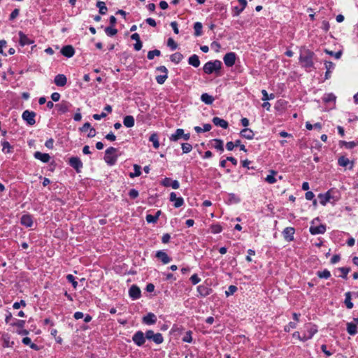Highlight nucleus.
I'll use <instances>...</instances> for the list:
<instances>
[{
    "label": "nucleus",
    "instance_id": "58836bf2",
    "mask_svg": "<svg viewBox=\"0 0 358 358\" xmlns=\"http://www.w3.org/2000/svg\"><path fill=\"white\" fill-rule=\"evenodd\" d=\"M202 24L199 22H196L194 24V35L199 36L202 34Z\"/></svg>",
    "mask_w": 358,
    "mask_h": 358
},
{
    "label": "nucleus",
    "instance_id": "6ab92c4d",
    "mask_svg": "<svg viewBox=\"0 0 358 358\" xmlns=\"http://www.w3.org/2000/svg\"><path fill=\"white\" fill-rule=\"evenodd\" d=\"M141 289L136 285H132L129 290V294L133 299H138L141 297Z\"/></svg>",
    "mask_w": 358,
    "mask_h": 358
},
{
    "label": "nucleus",
    "instance_id": "e433bc0d",
    "mask_svg": "<svg viewBox=\"0 0 358 358\" xmlns=\"http://www.w3.org/2000/svg\"><path fill=\"white\" fill-rule=\"evenodd\" d=\"M149 141L153 143V147L155 149L159 148V138H158V136L156 133H153L152 134L150 135V136L149 138Z\"/></svg>",
    "mask_w": 358,
    "mask_h": 358
},
{
    "label": "nucleus",
    "instance_id": "5701e85b",
    "mask_svg": "<svg viewBox=\"0 0 358 358\" xmlns=\"http://www.w3.org/2000/svg\"><path fill=\"white\" fill-rule=\"evenodd\" d=\"M20 223L26 227H31L33 225V219L30 215H24L20 219Z\"/></svg>",
    "mask_w": 358,
    "mask_h": 358
},
{
    "label": "nucleus",
    "instance_id": "052dcab7",
    "mask_svg": "<svg viewBox=\"0 0 358 358\" xmlns=\"http://www.w3.org/2000/svg\"><path fill=\"white\" fill-rule=\"evenodd\" d=\"M145 219L148 223H155L157 221V216L148 214L146 215Z\"/></svg>",
    "mask_w": 358,
    "mask_h": 358
},
{
    "label": "nucleus",
    "instance_id": "4be33fe9",
    "mask_svg": "<svg viewBox=\"0 0 358 358\" xmlns=\"http://www.w3.org/2000/svg\"><path fill=\"white\" fill-rule=\"evenodd\" d=\"M55 84L58 87H64L67 82V78L64 74H58L55 77Z\"/></svg>",
    "mask_w": 358,
    "mask_h": 358
},
{
    "label": "nucleus",
    "instance_id": "bb28decb",
    "mask_svg": "<svg viewBox=\"0 0 358 358\" xmlns=\"http://www.w3.org/2000/svg\"><path fill=\"white\" fill-rule=\"evenodd\" d=\"M184 135V129H177L175 131V133L172 134L170 137L169 140L171 141H177L180 138H182V136Z\"/></svg>",
    "mask_w": 358,
    "mask_h": 358
},
{
    "label": "nucleus",
    "instance_id": "6e6552de",
    "mask_svg": "<svg viewBox=\"0 0 358 358\" xmlns=\"http://www.w3.org/2000/svg\"><path fill=\"white\" fill-rule=\"evenodd\" d=\"M145 334L141 331H137L132 337V341L137 346H142L145 343Z\"/></svg>",
    "mask_w": 358,
    "mask_h": 358
},
{
    "label": "nucleus",
    "instance_id": "864d4df0",
    "mask_svg": "<svg viewBox=\"0 0 358 358\" xmlns=\"http://www.w3.org/2000/svg\"><path fill=\"white\" fill-rule=\"evenodd\" d=\"M167 78H168V75H166V74L159 75V76H156V81L158 84L162 85L165 83Z\"/></svg>",
    "mask_w": 358,
    "mask_h": 358
},
{
    "label": "nucleus",
    "instance_id": "c03bdc74",
    "mask_svg": "<svg viewBox=\"0 0 358 358\" xmlns=\"http://www.w3.org/2000/svg\"><path fill=\"white\" fill-rule=\"evenodd\" d=\"M134 172L129 173L130 178H134L135 177H138V176H141V166H138L137 164H135L134 166Z\"/></svg>",
    "mask_w": 358,
    "mask_h": 358
},
{
    "label": "nucleus",
    "instance_id": "13d9d810",
    "mask_svg": "<svg viewBox=\"0 0 358 358\" xmlns=\"http://www.w3.org/2000/svg\"><path fill=\"white\" fill-rule=\"evenodd\" d=\"M167 45L171 48L172 50H176L178 48L177 43L172 38H169L167 41Z\"/></svg>",
    "mask_w": 358,
    "mask_h": 358
},
{
    "label": "nucleus",
    "instance_id": "c9c22d12",
    "mask_svg": "<svg viewBox=\"0 0 358 358\" xmlns=\"http://www.w3.org/2000/svg\"><path fill=\"white\" fill-rule=\"evenodd\" d=\"M170 59L172 62L178 64L183 59V55L180 52H175L171 55Z\"/></svg>",
    "mask_w": 358,
    "mask_h": 358
},
{
    "label": "nucleus",
    "instance_id": "6e6d98bb",
    "mask_svg": "<svg viewBox=\"0 0 358 358\" xmlns=\"http://www.w3.org/2000/svg\"><path fill=\"white\" fill-rule=\"evenodd\" d=\"M275 174V172L272 171V172H271V174H269V175H268V176H266V179H265V180H266V181L267 182L270 183V184H273V183H275V182H276V180H275V177H274Z\"/></svg>",
    "mask_w": 358,
    "mask_h": 358
},
{
    "label": "nucleus",
    "instance_id": "39448f33",
    "mask_svg": "<svg viewBox=\"0 0 358 358\" xmlns=\"http://www.w3.org/2000/svg\"><path fill=\"white\" fill-rule=\"evenodd\" d=\"M316 221H318V219H315L311 222V225L310 227L309 231L311 234L317 235V234H323L326 231V226L324 224H320L318 226H315V224Z\"/></svg>",
    "mask_w": 358,
    "mask_h": 358
},
{
    "label": "nucleus",
    "instance_id": "dca6fc26",
    "mask_svg": "<svg viewBox=\"0 0 358 358\" xmlns=\"http://www.w3.org/2000/svg\"><path fill=\"white\" fill-rule=\"evenodd\" d=\"M294 232L293 227H286L282 231L284 238L288 242L293 241Z\"/></svg>",
    "mask_w": 358,
    "mask_h": 358
},
{
    "label": "nucleus",
    "instance_id": "69168bd1",
    "mask_svg": "<svg viewBox=\"0 0 358 358\" xmlns=\"http://www.w3.org/2000/svg\"><path fill=\"white\" fill-rule=\"evenodd\" d=\"M182 341L184 342H186V343H191L192 342V335H191V331H190L186 332V334L182 338Z\"/></svg>",
    "mask_w": 358,
    "mask_h": 358
},
{
    "label": "nucleus",
    "instance_id": "ea45409f",
    "mask_svg": "<svg viewBox=\"0 0 358 358\" xmlns=\"http://www.w3.org/2000/svg\"><path fill=\"white\" fill-rule=\"evenodd\" d=\"M96 6L99 8L101 15H105L107 13L108 8L103 1H97Z\"/></svg>",
    "mask_w": 358,
    "mask_h": 358
},
{
    "label": "nucleus",
    "instance_id": "a18cd8bd",
    "mask_svg": "<svg viewBox=\"0 0 358 358\" xmlns=\"http://www.w3.org/2000/svg\"><path fill=\"white\" fill-rule=\"evenodd\" d=\"M240 143H241V140H236L235 143H233L232 141L227 142L226 148L229 151L233 150L234 147L240 145Z\"/></svg>",
    "mask_w": 358,
    "mask_h": 358
},
{
    "label": "nucleus",
    "instance_id": "49530a36",
    "mask_svg": "<svg viewBox=\"0 0 358 358\" xmlns=\"http://www.w3.org/2000/svg\"><path fill=\"white\" fill-rule=\"evenodd\" d=\"M161 52L159 50H150L148 52L147 57L148 59L152 60L155 56H160Z\"/></svg>",
    "mask_w": 358,
    "mask_h": 358
},
{
    "label": "nucleus",
    "instance_id": "c756f323",
    "mask_svg": "<svg viewBox=\"0 0 358 358\" xmlns=\"http://www.w3.org/2000/svg\"><path fill=\"white\" fill-rule=\"evenodd\" d=\"M188 64L195 68L199 67L200 65V60L196 55H192L188 59Z\"/></svg>",
    "mask_w": 358,
    "mask_h": 358
},
{
    "label": "nucleus",
    "instance_id": "de8ad7c7",
    "mask_svg": "<svg viewBox=\"0 0 358 358\" xmlns=\"http://www.w3.org/2000/svg\"><path fill=\"white\" fill-rule=\"evenodd\" d=\"M182 150L184 154H187L191 152L192 146L188 143H183L181 144Z\"/></svg>",
    "mask_w": 358,
    "mask_h": 358
},
{
    "label": "nucleus",
    "instance_id": "473e14b6",
    "mask_svg": "<svg viewBox=\"0 0 358 358\" xmlns=\"http://www.w3.org/2000/svg\"><path fill=\"white\" fill-rule=\"evenodd\" d=\"M201 100L206 104L210 105L213 103L215 99L213 96L208 94V93H203L201 96Z\"/></svg>",
    "mask_w": 358,
    "mask_h": 358
},
{
    "label": "nucleus",
    "instance_id": "7c9ffc66",
    "mask_svg": "<svg viewBox=\"0 0 358 358\" xmlns=\"http://www.w3.org/2000/svg\"><path fill=\"white\" fill-rule=\"evenodd\" d=\"M123 124L126 127L131 128L134 126L135 120L132 115H127L124 117Z\"/></svg>",
    "mask_w": 358,
    "mask_h": 358
},
{
    "label": "nucleus",
    "instance_id": "2f4dec72",
    "mask_svg": "<svg viewBox=\"0 0 358 358\" xmlns=\"http://www.w3.org/2000/svg\"><path fill=\"white\" fill-rule=\"evenodd\" d=\"M347 331L350 335H355L357 332V324L351 322L347 323Z\"/></svg>",
    "mask_w": 358,
    "mask_h": 358
},
{
    "label": "nucleus",
    "instance_id": "ddd939ff",
    "mask_svg": "<svg viewBox=\"0 0 358 358\" xmlns=\"http://www.w3.org/2000/svg\"><path fill=\"white\" fill-rule=\"evenodd\" d=\"M338 164L341 166L348 167L349 169H352L355 162L354 161H350L349 159L344 156H341L338 159Z\"/></svg>",
    "mask_w": 358,
    "mask_h": 358
},
{
    "label": "nucleus",
    "instance_id": "412c9836",
    "mask_svg": "<svg viewBox=\"0 0 358 358\" xmlns=\"http://www.w3.org/2000/svg\"><path fill=\"white\" fill-rule=\"evenodd\" d=\"M238 2L239 3L241 8H238V6H234L233 8L234 11V16H238L241 14V12L245 9V8L247 6V1L246 0H238Z\"/></svg>",
    "mask_w": 358,
    "mask_h": 358
},
{
    "label": "nucleus",
    "instance_id": "8fccbe9b",
    "mask_svg": "<svg viewBox=\"0 0 358 358\" xmlns=\"http://www.w3.org/2000/svg\"><path fill=\"white\" fill-rule=\"evenodd\" d=\"M317 276L320 278L327 279L331 276V273L328 270L325 269L322 271H318Z\"/></svg>",
    "mask_w": 358,
    "mask_h": 358
},
{
    "label": "nucleus",
    "instance_id": "bf43d9fd",
    "mask_svg": "<svg viewBox=\"0 0 358 358\" xmlns=\"http://www.w3.org/2000/svg\"><path fill=\"white\" fill-rule=\"evenodd\" d=\"M296 327V323L294 322H290L287 325L285 326L284 330L286 332H289L292 329H295Z\"/></svg>",
    "mask_w": 358,
    "mask_h": 358
},
{
    "label": "nucleus",
    "instance_id": "0eeeda50",
    "mask_svg": "<svg viewBox=\"0 0 358 358\" xmlns=\"http://www.w3.org/2000/svg\"><path fill=\"white\" fill-rule=\"evenodd\" d=\"M69 164L73 167L77 173H80L83 167V164L80 159L78 157H71L69 158Z\"/></svg>",
    "mask_w": 358,
    "mask_h": 358
},
{
    "label": "nucleus",
    "instance_id": "79ce46f5",
    "mask_svg": "<svg viewBox=\"0 0 358 358\" xmlns=\"http://www.w3.org/2000/svg\"><path fill=\"white\" fill-rule=\"evenodd\" d=\"M215 145H213L215 149L220 152L224 151L223 141L221 139H214Z\"/></svg>",
    "mask_w": 358,
    "mask_h": 358
},
{
    "label": "nucleus",
    "instance_id": "cd10ccee",
    "mask_svg": "<svg viewBox=\"0 0 358 358\" xmlns=\"http://www.w3.org/2000/svg\"><path fill=\"white\" fill-rule=\"evenodd\" d=\"M240 135L246 139L251 140L254 138L255 134L253 131L248 128L242 129L240 132Z\"/></svg>",
    "mask_w": 358,
    "mask_h": 358
},
{
    "label": "nucleus",
    "instance_id": "7ed1b4c3",
    "mask_svg": "<svg viewBox=\"0 0 358 358\" xmlns=\"http://www.w3.org/2000/svg\"><path fill=\"white\" fill-rule=\"evenodd\" d=\"M117 149L113 147L107 148L105 151L104 160L110 166L114 165L117 159V155H115Z\"/></svg>",
    "mask_w": 358,
    "mask_h": 358
},
{
    "label": "nucleus",
    "instance_id": "37998d69",
    "mask_svg": "<svg viewBox=\"0 0 358 358\" xmlns=\"http://www.w3.org/2000/svg\"><path fill=\"white\" fill-rule=\"evenodd\" d=\"M339 145L341 146H344L347 149H352L356 146V143L354 141L347 142L344 141H341L339 142Z\"/></svg>",
    "mask_w": 358,
    "mask_h": 358
},
{
    "label": "nucleus",
    "instance_id": "603ef678",
    "mask_svg": "<svg viewBox=\"0 0 358 358\" xmlns=\"http://www.w3.org/2000/svg\"><path fill=\"white\" fill-rule=\"evenodd\" d=\"M66 280L71 282L73 287V288H76L78 286V282L76 281L74 276L72 274H68L66 275Z\"/></svg>",
    "mask_w": 358,
    "mask_h": 358
},
{
    "label": "nucleus",
    "instance_id": "1a4fd4ad",
    "mask_svg": "<svg viewBox=\"0 0 358 358\" xmlns=\"http://www.w3.org/2000/svg\"><path fill=\"white\" fill-rule=\"evenodd\" d=\"M36 113L33 111L26 110L22 115V119L27 122L29 125H34L36 123L35 121Z\"/></svg>",
    "mask_w": 358,
    "mask_h": 358
},
{
    "label": "nucleus",
    "instance_id": "f3484780",
    "mask_svg": "<svg viewBox=\"0 0 358 358\" xmlns=\"http://www.w3.org/2000/svg\"><path fill=\"white\" fill-rule=\"evenodd\" d=\"M199 295L205 297L213 292V289L207 285H201L197 287Z\"/></svg>",
    "mask_w": 358,
    "mask_h": 358
},
{
    "label": "nucleus",
    "instance_id": "5fc2aeb1",
    "mask_svg": "<svg viewBox=\"0 0 358 358\" xmlns=\"http://www.w3.org/2000/svg\"><path fill=\"white\" fill-rule=\"evenodd\" d=\"M210 229L213 234H219L222 231V227L220 224H213Z\"/></svg>",
    "mask_w": 358,
    "mask_h": 358
},
{
    "label": "nucleus",
    "instance_id": "f03ea898",
    "mask_svg": "<svg viewBox=\"0 0 358 358\" xmlns=\"http://www.w3.org/2000/svg\"><path fill=\"white\" fill-rule=\"evenodd\" d=\"M222 66L221 61L215 59L213 61L207 62L203 67V72L206 74H212L215 73L217 76L220 75V70Z\"/></svg>",
    "mask_w": 358,
    "mask_h": 358
},
{
    "label": "nucleus",
    "instance_id": "9b49d317",
    "mask_svg": "<svg viewBox=\"0 0 358 358\" xmlns=\"http://www.w3.org/2000/svg\"><path fill=\"white\" fill-rule=\"evenodd\" d=\"M336 193V191L331 189L324 194H320L318 198L320 201H329L331 199L336 200V196L334 194Z\"/></svg>",
    "mask_w": 358,
    "mask_h": 358
},
{
    "label": "nucleus",
    "instance_id": "4468645a",
    "mask_svg": "<svg viewBox=\"0 0 358 358\" xmlns=\"http://www.w3.org/2000/svg\"><path fill=\"white\" fill-rule=\"evenodd\" d=\"M157 316L152 313H149L142 318L143 323L147 324V325H151L154 324L157 322Z\"/></svg>",
    "mask_w": 358,
    "mask_h": 358
},
{
    "label": "nucleus",
    "instance_id": "2eb2a0df",
    "mask_svg": "<svg viewBox=\"0 0 358 358\" xmlns=\"http://www.w3.org/2000/svg\"><path fill=\"white\" fill-rule=\"evenodd\" d=\"M156 258L160 260L164 264H166L171 261V258L163 250H159L156 252Z\"/></svg>",
    "mask_w": 358,
    "mask_h": 358
},
{
    "label": "nucleus",
    "instance_id": "72a5a7b5",
    "mask_svg": "<svg viewBox=\"0 0 358 358\" xmlns=\"http://www.w3.org/2000/svg\"><path fill=\"white\" fill-rule=\"evenodd\" d=\"M2 151L5 153H10L13 152V146L10 145L9 142L4 141L1 142Z\"/></svg>",
    "mask_w": 358,
    "mask_h": 358
},
{
    "label": "nucleus",
    "instance_id": "f704fd0d",
    "mask_svg": "<svg viewBox=\"0 0 358 358\" xmlns=\"http://www.w3.org/2000/svg\"><path fill=\"white\" fill-rule=\"evenodd\" d=\"M345 299L344 301L345 305L348 309L353 308V303L352 302L351 292H348L345 293Z\"/></svg>",
    "mask_w": 358,
    "mask_h": 358
},
{
    "label": "nucleus",
    "instance_id": "f257e3e1",
    "mask_svg": "<svg viewBox=\"0 0 358 358\" xmlns=\"http://www.w3.org/2000/svg\"><path fill=\"white\" fill-rule=\"evenodd\" d=\"M314 57L315 53L313 51L306 49L301 52L299 62L303 67L310 69L314 66Z\"/></svg>",
    "mask_w": 358,
    "mask_h": 358
},
{
    "label": "nucleus",
    "instance_id": "4c0bfd02",
    "mask_svg": "<svg viewBox=\"0 0 358 358\" xmlns=\"http://www.w3.org/2000/svg\"><path fill=\"white\" fill-rule=\"evenodd\" d=\"M211 129L212 126L210 124H204L203 127H200L199 126L194 127V130L196 133L209 131Z\"/></svg>",
    "mask_w": 358,
    "mask_h": 358
},
{
    "label": "nucleus",
    "instance_id": "4d7b16f0",
    "mask_svg": "<svg viewBox=\"0 0 358 358\" xmlns=\"http://www.w3.org/2000/svg\"><path fill=\"white\" fill-rule=\"evenodd\" d=\"M262 94L263 95L262 100H264V101H266V100H269V99H273L275 97L273 94H268L265 90H263L262 91Z\"/></svg>",
    "mask_w": 358,
    "mask_h": 358
},
{
    "label": "nucleus",
    "instance_id": "774afa93",
    "mask_svg": "<svg viewBox=\"0 0 358 358\" xmlns=\"http://www.w3.org/2000/svg\"><path fill=\"white\" fill-rule=\"evenodd\" d=\"M138 195V192L135 189H131L129 192V196L131 199H135Z\"/></svg>",
    "mask_w": 358,
    "mask_h": 358
},
{
    "label": "nucleus",
    "instance_id": "338daca9",
    "mask_svg": "<svg viewBox=\"0 0 358 358\" xmlns=\"http://www.w3.org/2000/svg\"><path fill=\"white\" fill-rule=\"evenodd\" d=\"M190 280L193 285H196L201 281V278L198 276L197 274H194L191 276Z\"/></svg>",
    "mask_w": 358,
    "mask_h": 358
},
{
    "label": "nucleus",
    "instance_id": "680f3d73",
    "mask_svg": "<svg viewBox=\"0 0 358 358\" xmlns=\"http://www.w3.org/2000/svg\"><path fill=\"white\" fill-rule=\"evenodd\" d=\"M25 324V321L22 320H15L14 323H12L11 325L16 326L19 329L24 328Z\"/></svg>",
    "mask_w": 358,
    "mask_h": 358
},
{
    "label": "nucleus",
    "instance_id": "9d476101",
    "mask_svg": "<svg viewBox=\"0 0 358 358\" xmlns=\"http://www.w3.org/2000/svg\"><path fill=\"white\" fill-rule=\"evenodd\" d=\"M236 59V55L234 52H230L227 53L223 57V61L224 62V64L227 67L233 66L235 64Z\"/></svg>",
    "mask_w": 358,
    "mask_h": 358
},
{
    "label": "nucleus",
    "instance_id": "09e8293b",
    "mask_svg": "<svg viewBox=\"0 0 358 358\" xmlns=\"http://www.w3.org/2000/svg\"><path fill=\"white\" fill-rule=\"evenodd\" d=\"M105 32L108 36H113L117 33V29L112 27L105 28Z\"/></svg>",
    "mask_w": 358,
    "mask_h": 358
},
{
    "label": "nucleus",
    "instance_id": "a211bd4d",
    "mask_svg": "<svg viewBox=\"0 0 358 358\" xmlns=\"http://www.w3.org/2000/svg\"><path fill=\"white\" fill-rule=\"evenodd\" d=\"M61 53L68 57V58H70V57H72L74 54H75V50L74 48H73L72 45H65L64 46L62 50H61Z\"/></svg>",
    "mask_w": 358,
    "mask_h": 358
},
{
    "label": "nucleus",
    "instance_id": "0e129e2a",
    "mask_svg": "<svg viewBox=\"0 0 358 358\" xmlns=\"http://www.w3.org/2000/svg\"><path fill=\"white\" fill-rule=\"evenodd\" d=\"M339 271L341 272V275H340L343 278H346L347 274L350 271V268L347 267H341L339 268Z\"/></svg>",
    "mask_w": 358,
    "mask_h": 358
},
{
    "label": "nucleus",
    "instance_id": "e2e57ef3",
    "mask_svg": "<svg viewBox=\"0 0 358 358\" xmlns=\"http://www.w3.org/2000/svg\"><path fill=\"white\" fill-rule=\"evenodd\" d=\"M325 52H327V54L334 57L336 59H339L342 55V52L341 51L334 52L331 50H325Z\"/></svg>",
    "mask_w": 358,
    "mask_h": 358
},
{
    "label": "nucleus",
    "instance_id": "393cba45",
    "mask_svg": "<svg viewBox=\"0 0 358 358\" xmlns=\"http://www.w3.org/2000/svg\"><path fill=\"white\" fill-rule=\"evenodd\" d=\"M212 122L215 126L220 127L223 129H227L229 126V124L226 120L218 117H214L212 120Z\"/></svg>",
    "mask_w": 358,
    "mask_h": 358
},
{
    "label": "nucleus",
    "instance_id": "a19ab883",
    "mask_svg": "<svg viewBox=\"0 0 358 358\" xmlns=\"http://www.w3.org/2000/svg\"><path fill=\"white\" fill-rule=\"evenodd\" d=\"M336 99V96L334 94L329 93V94H324V96L323 97V101L325 103L335 102Z\"/></svg>",
    "mask_w": 358,
    "mask_h": 358
},
{
    "label": "nucleus",
    "instance_id": "423d86ee",
    "mask_svg": "<svg viewBox=\"0 0 358 358\" xmlns=\"http://www.w3.org/2000/svg\"><path fill=\"white\" fill-rule=\"evenodd\" d=\"M145 338L148 340L153 341L156 344H161L164 341V338L160 333L155 334L152 330H148L145 332Z\"/></svg>",
    "mask_w": 358,
    "mask_h": 358
},
{
    "label": "nucleus",
    "instance_id": "b1692460",
    "mask_svg": "<svg viewBox=\"0 0 358 358\" xmlns=\"http://www.w3.org/2000/svg\"><path fill=\"white\" fill-rule=\"evenodd\" d=\"M19 36H20L19 42L22 46L30 45L34 43V41L32 40L29 38L28 36L22 31L19 32Z\"/></svg>",
    "mask_w": 358,
    "mask_h": 358
},
{
    "label": "nucleus",
    "instance_id": "c85d7f7f",
    "mask_svg": "<svg viewBox=\"0 0 358 358\" xmlns=\"http://www.w3.org/2000/svg\"><path fill=\"white\" fill-rule=\"evenodd\" d=\"M163 185L166 187H171L173 189H178L180 185L178 180H173L168 178L164 180Z\"/></svg>",
    "mask_w": 358,
    "mask_h": 358
},
{
    "label": "nucleus",
    "instance_id": "aec40b11",
    "mask_svg": "<svg viewBox=\"0 0 358 358\" xmlns=\"http://www.w3.org/2000/svg\"><path fill=\"white\" fill-rule=\"evenodd\" d=\"M324 66L327 70L324 75V79L328 80L331 78V73L334 69L335 64L332 62L325 61Z\"/></svg>",
    "mask_w": 358,
    "mask_h": 358
},
{
    "label": "nucleus",
    "instance_id": "3c124183",
    "mask_svg": "<svg viewBox=\"0 0 358 358\" xmlns=\"http://www.w3.org/2000/svg\"><path fill=\"white\" fill-rule=\"evenodd\" d=\"M237 289H238V288L236 286L230 285L228 287V289L225 292V294L227 296H229L234 294L237 291Z\"/></svg>",
    "mask_w": 358,
    "mask_h": 358
},
{
    "label": "nucleus",
    "instance_id": "20e7f679",
    "mask_svg": "<svg viewBox=\"0 0 358 358\" xmlns=\"http://www.w3.org/2000/svg\"><path fill=\"white\" fill-rule=\"evenodd\" d=\"M304 328L306 331L302 336L303 342L311 339L313 336L317 332V327L311 323L306 324L304 326Z\"/></svg>",
    "mask_w": 358,
    "mask_h": 358
},
{
    "label": "nucleus",
    "instance_id": "f8f14e48",
    "mask_svg": "<svg viewBox=\"0 0 358 358\" xmlns=\"http://www.w3.org/2000/svg\"><path fill=\"white\" fill-rule=\"evenodd\" d=\"M72 105L69 101H62L61 103L56 104L55 107L59 114H64L68 112L71 108Z\"/></svg>",
    "mask_w": 358,
    "mask_h": 358
},
{
    "label": "nucleus",
    "instance_id": "a878e982",
    "mask_svg": "<svg viewBox=\"0 0 358 358\" xmlns=\"http://www.w3.org/2000/svg\"><path fill=\"white\" fill-rule=\"evenodd\" d=\"M34 156L36 159L41 160V162L44 163H47L50 159V156L47 153H42L41 152H36L34 154Z\"/></svg>",
    "mask_w": 358,
    "mask_h": 358
}]
</instances>
